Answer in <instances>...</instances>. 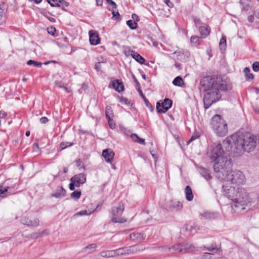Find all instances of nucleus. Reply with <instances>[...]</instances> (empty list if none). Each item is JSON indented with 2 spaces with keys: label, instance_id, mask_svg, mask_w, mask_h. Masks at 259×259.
Wrapping results in <instances>:
<instances>
[{
  "label": "nucleus",
  "instance_id": "3c124183",
  "mask_svg": "<svg viewBox=\"0 0 259 259\" xmlns=\"http://www.w3.org/2000/svg\"><path fill=\"white\" fill-rule=\"evenodd\" d=\"M75 187H76V183L71 182L69 186V189L73 191L75 189Z\"/></svg>",
  "mask_w": 259,
  "mask_h": 259
},
{
  "label": "nucleus",
  "instance_id": "f257e3e1",
  "mask_svg": "<svg viewBox=\"0 0 259 259\" xmlns=\"http://www.w3.org/2000/svg\"><path fill=\"white\" fill-rule=\"evenodd\" d=\"M223 145L227 151H231L234 156H238L243 151L249 152L254 149L256 138L254 136H251L249 134L240 136L233 134L223 141Z\"/></svg>",
  "mask_w": 259,
  "mask_h": 259
},
{
  "label": "nucleus",
  "instance_id": "39448f33",
  "mask_svg": "<svg viewBox=\"0 0 259 259\" xmlns=\"http://www.w3.org/2000/svg\"><path fill=\"white\" fill-rule=\"evenodd\" d=\"M223 146L225 149V151H224L222 145L221 144L214 145L208 150L207 156L211 162L214 163L227 155H233L232 151H227L226 148L223 144Z\"/></svg>",
  "mask_w": 259,
  "mask_h": 259
},
{
  "label": "nucleus",
  "instance_id": "ddd939ff",
  "mask_svg": "<svg viewBox=\"0 0 259 259\" xmlns=\"http://www.w3.org/2000/svg\"><path fill=\"white\" fill-rule=\"evenodd\" d=\"M70 181L75 182L76 183V187H78L81 184H83L85 182L86 176L82 173L76 175L71 178Z\"/></svg>",
  "mask_w": 259,
  "mask_h": 259
},
{
  "label": "nucleus",
  "instance_id": "680f3d73",
  "mask_svg": "<svg viewBox=\"0 0 259 259\" xmlns=\"http://www.w3.org/2000/svg\"><path fill=\"white\" fill-rule=\"evenodd\" d=\"M248 20L249 22L252 23L254 20V14L249 16L248 17Z\"/></svg>",
  "mask_w": 259,
  "mask_h": 259
},
{
  "label": "nucleus",
  "instance_id": "473e14b6",
  "mask_svg": "<svg viewBox=\"0 0 259 259\" xmlns=\"http://www.w3.org/2000/svg\"><path fill=\"white\" fill-rule=\"evenodd\" d=\"M247 80L252 79L253 78V75L250 73V69L248 67H245L243 70Z\"/></svg>",
  "mask_w": 259,
  "mask_h": 259
},
{
  "label": "nucleus",
  "instance_id": "aec40b11",
  "mask_svg": "<svg viewBox=\"0 0 259 259\" xmlns=\"http://www.w3.org/2000/svg\"><path fill=\"white\" fill-rule=\"evenodd\" d=\"M65 196L66 190L62 187H58L52 194V196L57 198L63 197Z\"/></svg>",
  "mask_w": 259,
  "mask_h": 259
},
{
  "label": "nucleus",
  "instance_id": "774afa93",
  "mask_svg": "<svg viewBox=\"0 0 259 259\" xmlns=\"http://www.w3.org/2000/svg\"><path fill=\"white\" fill-rule=\"evenodd\" d=\"M4 10H3L0 8V18H1L4 15Z\"/></svg>",
  "mask_w": 259,
  "mask_h": 259
},
{
  "label": "nucleus",
  "instance_id": "052dcab7",
  "mask_svg": "<svg viewBox=\"0 0 259 259\" xmlns=\"http://www.w3.org/2000/svg\"><path fill=\"white\" fill-rule=\"evenodd\" d=\"M55 86L60 88H62V87H63V85H62V82L59 81H55Z\"/></svg>",
  "mask_w": 259,
  "mask_h": 259
},
{
  "label": "nucleus",
  "instance_id": "9d476101",
  "mask_svg": "<svg viewBox=\"0 0 259 259\" xmlns=\"http://www.w3.org/2000/svg\"><path fill=\"white\" fill-rule=\"evenodd\" d=\"M245 180L244 175L241 171L231 170V171L228 174L227 178L223 181H225L227 183L231 182L232 184L240 185L243 184Z\"/></svg>",
  "mask_w": 259,
  "mask_h": 259
},
{
  "label": "nucleus",
  "instance_id": "20e7f679",
  "mask_svg": "<svg viewBox=\"0 0 259 259\" xmlns=\"http://www.w3.org/2000/svg\"><path fill=\"white\" fill-rule=\"evenodd\" d=\"M210 127L219 137H224L228 134L227 124L220 115L215 114L211 118Z\"/></svg>",
  "mask_w": 259,
  "mask_h": 259
},
{
  "label": "nucleus",
  "instance_id": "c85d7f7f",
  "mask_svg": "<svg viewBox=\"0 0 259 259\" xmlns=\"http://www.w3.org/2000/svg\"><path fill=\"white\" fill-rule=\"evenodd\" d=\"M220 48L221 51H224L226 48V36H222L219 43Z\"/></svg>",
  "mask_w": 259,
  "mask_h": 259
},
{
  "label": "nucleus",
  "instance_id": "423d86ee",
  "mask_svg": "<svg viewBox=\"0 0 259 259\" xmlns=\"http://www.w3.org/2000/svg\"><path fill=\"white\" fill-rule=\"evenodd\" d=\"M200 85L201 91L207 92L218 88V81L214 77L205 76L201 80Z\"/></svg>",
  "mask_w": 259,
  "mask_h": 259
},
{
  "label": "nucleus",
  "instance_id": "4be33fe9",
  "mask_svg": "<svg viewBox=\"0 0 259 259\" xmlns=\"http://www.w3.org/2000/svg\"><path fill=\"white\" fill-rule=\"evenodd\" d=\"M199 171L200 175L207 181H208L212 178L210 171L208 169L203 167H200L199 168Z\"/></svg>",
  "mask_w": 259,
  "mask_h": 259
},
{
  "label": "nucleus",
  "instance_id": "4c0bfd02",
  "mask_svg": "<svg viewBox=\"0 0 259 259\" xmlns=\"http://www.w3.org/2000/svg\"><path fill=\"white\" fill-rule=\"evenodd\" d=\"M96 245L95 244H92L89 246H86L84 249L85 252H91L95 250Z\"/></svg>",
  "mask_w": 259,
  "mask_h": 259
},
{
  "label": "nucleus",
  "instance_id": "cd10ccee",
  "mask_svg": "<svg viewBox=\"0 0 259 259\" xmlns=\"http://www.w3.org/2000/svg\"><path fill=\"white\" fill-rule=\"evenodd\" d=\"M105 115L107 119H110L113 117V111L110 106H106L105 109Z\"/></svg>",
  "mask_w": 259,
  "mask_h": 259
},
{
  "label": "nucleus",
  "instance_id": "393cba45",
  "mask_svg": "<svg viewBox=\"0 0 259 259\" xmlns=\"http://www.w3.org/2000/svg\"><path fill=\"white\" fill-rule=\"evenodd\" d=\"M185 193L186 195V199L189 201H192L193 199V194L192 191V189L189 186H187L185 189Z\"/></svg>",
  "mask_w": 259,
  "mask_h": 259
},
{
  "label": "nucleus",
  "instance_id": "2eb2a0df",
  "mask_svg": "<svg viewBox=\"0 0 259 259\" xmlns=\"http://www.w3.org/2000/svg\"><path fill=\"white\" fill-rule=\"evenodd\" d=\"M18 185L17 184H15L13 186L11 187H3L1 186L0 187V197L2 198L6 197L8 194H11L12 193L10 192V191L12 189H18Z\"/></svg>",
  "mask_w": 259,
  "mask_h": 259
},
{
  "label": "nucleus",
  "instance_id": "f8f14e48",
  "mask_svg": "<svg viewBox=\"0 0 259 259\" xmlns=\"http://www.w3.org/2000/svg\"><path fill=\"white\" fill-rule=\"evenodd\" d=\"M172 104V101L168 98L165 99L161 104L159 102H157L156 106L157 112L162 113H165L171 108Z\"/></svg>",
  "mask_w": 259,
  "mask_h": 259
},
{
  "label": "nucleus",
  "instance_id": "412c9836",
  "mask_svg": "<svg viewBox=\"0 0 259 259\" xmlns=\"http://www.w3.org/2000/svg\"><path fill=\"white\" fill-rule=\"evenodd\" d=\"M114 89L118 92L120 93L123 91L124 85L123 83L118 79L114 80L112 82Z\"/></svg>",
  "mask_w": 259,
  "mask_h": 259
},
{
  "label": "nucleus",
  "instance_id": "f704fd0d",
  "mask_svg": "<svg viewBox=\"0 0 259 259\" xmlns=\"http://www.w3.org/2000/svg\"><path fill=\"white\" fill-rule=\"evenodd\" d=\"M27 64L28 65H33L36 67H41L42 66V63L39 62L35 61L32 60H29L27 62Z\"/></svg>",
  "mask_w": 259,
  "mask_h": 259
},
{
  "label": "nucleus",
  "instance_id": "a18cd8bd",
  "mask_svg": "<svg viewBox=\"0 0 259 259\" xmlns=\"http://www.w3.org/2000/svg\"><path fill=\"white\" fill-rule=\"evenodd\" d=\"M106 3L109 6L112 7V9H116L117 5L112 0H106Z\"/></svg>",
  "mask_w": 259,
  "mask_h": 259
},
{
  "label": "nucleus",
  "instance_id": "9b49d317",
  "mask_svg": "<svg viewBox=\"0 0 259 259\" xmlns=\"http://www.w3.org/2000/svg\"><path fill=\"white\" fill-rule=\"evenodd\" d=\"M223 195L227 197L228 199L233 200V202L235 201L236 198V194L237 189L236 190L235 187L228 185V183L222 186Z\"/></svg>",
  "mask_w": 259,
  "mask_h": 259
},
{
  "label": "nucleus",
  "instance_id": "2f4dec72",
  "mask_svg": "<svg viewBox=\"0 0 259 259\" xmlns=\"http://www.w3.org/2000/svg\"><path fill=\"white\" fill-rule=\"evenodd\" d=\"M131 238H135L137 239L139 241H142L145 239L143 235H141L139 233H132L130 235Z\"/></svg>",
  "mask_w": 259,
  "mask_h": 259
},
{
  "label": "nucleus",
  "instance_id": "b1692460",
  "mask_svg": "<svg viewBox=\"0 0 259 259\" xmlns=\"http://www.w3.org/2000/svg\"><path fill=\"white\" fill-rule=\"evenodd\" d=\"M200 33L202 36L205 37L210 33V28L207 25H204L199 27Z\"/></svg>",
  "mask_w": 259,
  "mask_h": 259
},
{
  "label": "nucleus",
  "instance_id": "58836bf2",
  "mask_svg": "<svg viewBox=\"0 0 259 259\" xmlns=\"http://www.w3.org/2000/svg\"><path fill=\"white\" fill-rule=\"evenodd\" d=\"M47 2L52 7H59V2H64V0H47Z\"/></svg>",
  "mask_w": 259,
  "mask_h": 259
},
{
  "label": "nucleus",
  "instance_id": "f03ea898",
  "mask_svg": "<svg viewBox=\"0 0 259 259\" xmlns=\"http://www.w3.org/2000/svg\"><path fill=\"white\" fill-rule=\"evenodd\" d=\"M235 201L231 204L232 208L237 213L244 214L250 202L249 194L243 188H238Z\"/></svg>",
  "mask_w": 259,
  "mask_h": 259
},
{
  "label": "nucleus",
  "instance_id": "5fc2aeb1",
  "mask_svg": "<svg viewBox=\"0 0 259 259\" xmlns=\"http://www.w3.org/2000/svg\"><path fill=\"white\" fill-rule=\"evenodd\" d=\"M131 138L133 141L135 142H137L138 139H139V137L136 134H133L131 135Z\"/></svg>",
  "mask_w": 259,
  "mask_h": 259
},
{
  "label": "nucleus",
  "instance_id": "864d4df0",
  "mask_svg": "<svg viewBox=\"0 0 259 259\" xmlns=\"http://www.w3.org/2000/svg\"><path fill=\"white\" fill-rule=\"evenodd\" d=\"M49 121V119L47 117H41L40 119V122L42 123V124H45V123H46L47 122H48Z\"/></svg>",
  "mask_w": 259,
  "mask_h": 259
},
{
  "label": "nucleus",
  "instance_id": "de8ad7c7",
  "mask_svg": "<svg viewBox=\"0 0 259 259\" xmlns=\"http://www.w3.org/2000/svg\"><path fill=\"white\" fill-rule=\"evenodd\" d=\"M109 123V126L111 128L113 129L115 127V124L113 122V121L111 118L107 119Z\"/></svg>",
  "mask_w": 259,
  "mask_h": 259
},
{
  "label": "nucleus",
  "instance_id": "09e8293b",
  "mask_svg": "<svg viewBox=\"0 0 259 259\" xmlns=\"http://www.w3.org/2000/svg\"><path fill=\"white\" fill-rule=\"evenodd\" d=\"M120 102L126 105H129L130 104V101L127 99L124 98H122L120 99Z\"/></svg>",
  "mask_w": 259,
  "mask_h": 259
},
{
  "label": "nucleus",
  "instance_id": "0eeeda50",
  "mask_svg": "<svg viewBox=\"0 0 259 259\" xmlns=\"http://www.w3.org/2000/svg\"><path fill=\"white\" fill-rule=\"evenodd\" d=\"M195 248L194 246L188 243L177 244L171 246V247H168L166 246L159 247V249H161L163 251H169L172 253L177 252H182L184 250L185 251V252H186L189 251H193L195 250Z\"/></svg>",
  "mask_w": 259,
  "mask_h": 259
},
{
  "label": "nucleus",
  "instance_id": "37998d69",
  "mask_svg": "<svg viewBox=\"0 0 259 259\" xmlns=\"http://www.w3.org/2000/svg\"><path fill=\"white\" fill-rule=\"evenodd\" d=\"M109 11H112V13L113 14V17L115 20H116L118 17L120 16L119 13L118 11H116L115 9H110L108 8Z\"/></svg>",
  "mask_w": 259,
  "mask_h": 259
},
{
  "label": "nucleus",
  "instance_id": "79ce46f5",
  "mask_svg": "<svg viewBox=\"0 0 259 259\" xmlns=\"http://www.w3.org/2000/svg\"><path fill=\"white\" fill-rule=\"evenodd\" d=\"M182 204L179 201L174 202L172 204V206L178 210L181 209L182 208Z\"/></svg>",
  "mask_w": 259,
  "mask_h": 259
},
{
  "label": "nucleus",
  "instance_id": "a19ab883",
  "mask_svg": "<svg viewBox=\"0 0 259 259\" xmlns=\"http://www.w3.org/2000/svg\"><path fill=\"white\" fill-rule=\"evenodd\" d=\"M200 259H214V258L212 253L205 252L203 254Z\"/></svg>",
  "mask_w": 259,
  "mask_h": 259
},
{
  "label": "nucleus",
  "instance_id": "0e129e2a",
  "mask_svg": "<svg viewBox=\"0 0 259 259\" xmlns=\"http://www.w3.org/2000/svg\"><path fill=\"white\" fill-rule=\"evenodd\" d=\"M60 4H62L65 7H68L69 6V3L65 2L64 0V2H59V5Z\"/></svg>",
  "mask_w": 259,
  "mask_h": 259
},
{
  "label": "nucleus",
  "instance_id": "69168bd1",
  "mask_svg": "<svg viewBox=\"0 0 259 259\" xmlns=\"http://www.w3.org/2000/svg\"><path fill=\"white\" fill-rule=\"evenodd\" d=\"M117 254H123V253H124L123 252V248H120L118 250H117Z\"/></svg>",
  "mask_w": 259,
  "mask_h": 259
},
{
  "label": "nucleus",
  "instance_id": "1a4fd4ad",
  "mask_svg": "<svg viewBox=\"0 0 259 259\" xmlns=\"http://www.w3.org/2000/svg\"><path fill=\"white\" fill-rule=\"evenodd\" d=\"M124 209L123 204L121 202L117 203L112 207L111 210V213L113 215L111 219L112 222L122 223L126 222V219L120 217Z\"/></svg>",
  "mask_w": 259,
  "mask_h": 259
},
{
  "label": "nucleus",
  "instance_id": "338daca9",
  "mask_svg": "<svg viewBox=\"0 0 259 259\" xmlns=\"http://www.w3.org/2000/svg\"><path fill=\"white\" fill-rule=\"evenodd\" d=\"M249 8V7L248 5H246L245 7L243 6L242 10L243 11H247Z\"/></svg>",
  "mask_w": 259,
  "mask_h": 259
},
{
  "label": "nucleus",
  "instance_id": "c756f323",
  "mask_svg": "<svg viewBox=\"0 0 259 259\" xmlns=\"http://www.w3.org/2000/svg\"><path fill=\"white\" fill-rule=\"evenodd\" d=\"M115 254H116V252L114 251H111V250H109V251H102L101 252V256L103 257H112V256L115 255Z\"/></svg>",
  "mask_w": 259,
  "mask_h": 259
},
{
  "label": "nucleus",
  "instance_id": "4468645a",
  "mask_svg": "<svg viewBox=\"0 0 259 259\" xmlns=\"http://www.w3.org/2000/svg\"><path fill=\"white\" fill-rule=\"evenodd\" d=\"M21 223L28 226L36 227L39 224V221L37 218H29L24 217L21 219Z\"/></svg>",
  "mask_w": 259,
  "mask_h": 259
},
{
  "label": "nucleus",
  "instance_id": "4d7b16f0",
  "mask_svg": "<svg viewBox=\"0 0 259 259\" xmlns=\"http://www.w3.org/2000/svg\"><path fill=\"white\" fill-rule=\"evenodd\" d=\"M164 1L169 8H172L173 7V4L170 2V0H164Z\"/></svg>",
  "mask_w": 259,
  "mask_h": 259
},
{
  "label": "nucleus",
  "instance_id": "7c9ffc66",
  "mask_svg": "<svg viewBox=\"0 0 259 259\" xmlns=\"http://www.w3.org/2000/svg\"><path fill=\"white\" fill-rule=\"evenodd\" d=\"M126 24L129 27V28L132 30L136 29L138 27L137 23L132 20H129L127 21Z\"/></svg>",
  "mask_w": 259,
  "mask_h": 259
},
{
  "label": "nucleus",
  "instance_id": "ea45409f",
  "mask_svg": "<svg viewBox=\"0 0 259 259\" xmlns=\"http://www.w3.org/2000/svg\"><path fill=\"white\" fill-rule=\"evenodd\" d=\"M190 41L191 43L194 44L195 45H198L199 44V37L196 35H193L191 37Z\"/></svg>",
  "mask_w": 259,
  "mask_h": 259
},
{
  "label": "nucleus",
  "instance_id": "603ef678",
  "mask_svg": "<svg viewBox=\"0 0 259 259\" xmlns=\"http://www.w3.org/2000/svg\"><path fill=\"white\" fill-rule=\"evenodd\" d=\"M132 17L133 19L134 20L133 21H135L136 22H138L140 20V19H139L138 16L136 14H133L132 15Z\"/></svg>",
  "mask_w": 259,
  "mask_h": 259
},
{
  "label": "nucleus",
  "instance_id": "6e6552de",
  "mask_svg": "<svg viewBox=\"0 0 259 259\" xmlns=\"http://www.w3.org/2000/svg\"><path fill=\"white\" fill-rule=\"evenodd\" d=\"M221 97V95L219 93L218 88L216 90H212L204 95L203 102L205 109L208 108L213 103L218 101Z\"/></svg>",
  "mask_w": 259,
  "mask_h": 259
},
{
  "label": "nucleus",
  "instance_id": "dca6fc26",
  "mask_svg": "<svg viewBox=\"0 0 259 259\" xmlns=\"http://www.w3.org/2000/svg\"><path fill=\"white\" fill-rule=\"evenodd\" d=\"M114 152L110 149H106L103 151L102 156L104 157L106 162L111 163L114 156Z\"/></svg>",
  "mask_w": 259,
  "mask_h": 259
},
{
  "label": "nucleus",
  "instance_id": "7ed1b4c3",
  "mask_svg": "<svg viewBox=\"0 0 259 259\" xmlns=\"http://www.w3.org/2000/svg\"><path fill=\"white\" fill-rule=\"evenodd\" d=\"M230 155H229L230 156ZM228 155L223 157L219 160L214 162L213 169L215 177L220 181H223L227 178L228 175L232 170V163Z\"/></svg>",
  "mask_w": 259,
  "mask_h": 259
},
{
  "label": "nucleus",
  "instance_id": "e2e57ef3",
  "mask_svg": "<svg viewBox=\"0 0 259 259\" xmlns=\"http://www.w3.org/2000/svg\"><path fill=\"white\" fill-rule=\"evenodd\" d=\"M6 116V113L3 111H0V118H4Z\"/></svg>",
  "mask_w": 259,
  "mask_h": 259
},
{
  "label": "nucleus",
  "instance_id": "6e6d98bb",
  "mask_svg": "<svg viewBox=\"0 0 259 259\" xmlns=\"http://www.w3.org/2000/svg\"><path fill=\"white\" fill-rule=\"evenodd\" d=\"M33 150L35 151H37V150H39V146H38V143H34L33 144Z\"/></svg>",
  "mask_w": 259,
  "mask_h": 259
},
{
  "label": "nucleus",
  "instance_id": "a211bd4d",
  "mask_svg": "<svg viewBox=\"0 0 259 259\" xmlns=\"http://www.w3.org/2000/svg\"><path fill=\"white\" fill-rule=\"evenodd\" d=\"M203 247L210 252L217 253L219 254L222 253L221 246L219 244H217L215 243H212L207 246H204Z\"/></svg>",
  "mask_w": 259,
  "mask_h": 259
},
{
  "label": "nucleus",
  "instance_id": "8fccbe9b",
  "mask_svg": "<svg viewBox=\"0 0 259 259\" xmlns=\"http://www.w3.org/2000/svg\"><path fill=\"white\" fill-rule=\"evenodd\" d=\"M87 210H82V211H80L76 213L75 214V215L82 216V215H87Z\"/></svg>",
  "mask_w": 259,
  "mask_h": 259
},
{
  "label": "nucleus",
  "instance_id": "6ab92c4d",
  "mask_svg": "<svg viewBox=\"0 0 259 259\" xmlns=\"http://www.w3.org/2000/svg\"><path fill=\"white\" fill-rule=\"evenodd\" d=\"M201 215L204 219L208 220H213L219 217V214L217 212L205 211Z\"/></svg>",
  "mask_w": 259,
  "mask_h": 259
},
{
  "label": "nucleus",
  "instance_id": "a878e982",
  "mask_svg": "<svg viewBox=\"0 0 259 259\" xmlns=\"http://www.w3.org/2000/svg\"><path fill=\"white\" fill-rule=\"evenodd\" d=\"M138 92H139L140 96L143 99L146 106L149 109V110L151 111H152L153 110V107L152 105L149 102V101L146 99V98L145 97V95L143 93L142 91L141 90V89H138Z\"/></svg>",
  "mask_w": 259,
  "mask_h": 259
},
{
  "label": "nucleus",
  "instance_id": "bf43d9fd",
  "mask_svg": "<svg viewBox=\"0 0 259 259\" xmlns=\"http://www.w3.org/2000/svg\"><path fill=\"white\" fill-rule=\"evenodd\" d=\"M136 142H137L139 144L145 145V140L144 139H142L140 137H139V139H138V140Z\"/></svg>",
  "mask_w": 259,
  "mask_h": 259
},
{
  "label": "nucleus",
  "instance_id": "e433bc0d",
  "mask_svg": "<svg viewBox=\"0 0 259 259\" xmlns=\"http://www.w3.org/2000/svg\"><path fill=\"white\" fill-rule=\"evenodd\" d=\"M80 196H81V191L80 190H76V191L73 192L71 194L70 197L72 199H78L80 198Z\"/></svg>",
  "mask_w": 259,
  "mask_h": 259
},
{
  "label": "nucleus",
  "instance_id": "5701e85b",
  "mask_svg": "<svg viewBox=\"0 0 259 259\" xmlns=\"http://www.w3.org/2000/svg\"><path fill=\"white\" fill-rule=\"evenodd\" d=\"M131 55L139 63L143 64L145 63V60L139 54L134 51H131Z\"/></svg>",
  "mask_w": 259,
  "mask_h": 259
},
{
  "label": "nucleus",
  "instance_id": "bb28decb",
  "mask_svg": "<svg viewBox=\"0 0 259 259\" xmlns=\"http://www.w3.org/2000/svg\"><path fill=\"white\" fill-rule=\"evenodd\" d=\"M172 83L176 86L182 87L184 84V82L183 78L181 76H178L173 80Z\"/></svg>",
  "mask_w": 259,
  "mask_h": 259
},
{
  "label": "nucleus",
  "instance_id": "49530a36",
  "mask_svg": "<svg viewBox=\"0 0 259 259\" xmlns=\"http://www.w3.org/2000/svg\"><path fill=\"white\" fill-rule=\"evenodd\" d=\"M199 133H195L191 137L190 139L188 141V143H189L191 142H192V141H194V140L196 139L197 138H198L199 137Z\"/></svg>",
  "mask_w": 259,
  "mask_h": 259
},
{
  "label": "nucleus",
  "instance_id": "c03bdc74",
  "mask_svg": "<svg viewBox=\"0 0 259 259\" xmlns=\"http://www.w3.org/2000/svg\"><path fill=\"white\" fill-rule=\"evenodd\" d=\"M252 69L255 72L259 71V61H255L252 64Z\"/></svg>",
  "mask_w": 259,
  "mask_h": 259
},
{
  "label": "nucleus",
  "instance_id": "c9c22d12",
  "mask_svg": "<svg viewBox=\"0 0 259 259\" xmlns=\"http://www.w3.org/2000/svg\"><path fill=\"white\" fill-rule=\"evenodd\" d=\"M73 145V143L68 142H62L60 144V150H62L67 147H71Z\"/></svg>",
  "mask_w": 259,
  "mask_h": 259
},
{
  "label": "nucleus",
  "instance_id": "72a5a7b5",
  "mask_svg": "<svg viewBox=\"0 0 259 259\" xmlns=\"http://www.w3.org/2000/svg\"><path fill=\"white\" fill-rule=\"evenodd\" d=\"M228 90V85L226 83L223 82V81H222L221 83H219L218 82L219 93H220V91H227Z\"/></svg>",
  "mask_w": 259,
  "mask_h": 259
},
{
  "label": "nucleus",
  "instance_id": "f3484780",
  "mask_svg": "<svg viewBox=\"0 0 259 259\" xmlns=\"http://www.w3.org/2000/svg\"><path fill=\"white\" fill-rule=\"evenodd\" d=\"M89 40L92 45H97L100 42V38L98 33L91 30L89 31Z\"/></svg>",
  "mask_w": 259,
  "mask_h": 259
},
{
  "label": "nucleus",
  "instance_id": "13d9d810",
  "mask_svg": "<svg viewBox=\"0 0 259 259\" xmlns=\"http://www.w3.org/2000/svg\"><path fill=\"white\" fill-rule=\"evenodd\" d=\"M133 77L135 82L136 83V86L138 87V89H140V85L139 82L138 81V80L136 79L134 75L133 76Z\"/></svg>",
  "mask_w": 259,
  "mask_h": 259
}]
</instances>
